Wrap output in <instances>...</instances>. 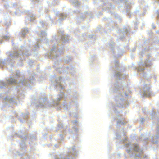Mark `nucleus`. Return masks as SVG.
Returning <instances> with one entry per match:
<instances>
[{"label":"nucleus","mask_w":159,"mask_h":159,"mask_svg":"<svg viewBox=\"0 0 159 159\" xmlns=\"http://www.w3.org/2000/svg\"><path fill=\"white\" fill-rule=\"evenodd\" d=\"M134 150L137 152H138L139 150V148L138 146L136 144H135L134 145Z\"/></svg>","instance_id":"2"},{"label":"nucleus","mask_w":159,"mask_h":159,"mask_svg":"<svg viewBox=\"0 0 159 159\" xmlns=\"http://www.w3.org/2000/svg\"><path fill=\"white\" fill-rule=\"evenodd\" d=\"M15 83V82L14 81H11V83L10 84H14Z\"/></svg>","instance_id":"3"},{"label":"nucleus","mask_w":159,"mask_h":159,"mask_svg":"<svg viewBox=\"0 0 159 159\" xmlns=\"http://www.w3.org/2000/svg\"><path fill=\"white\" fill-rule=\"evenodd\" d=\"M150 89V88H149L147 89V91H146L145 90L144 91V95H145L146 96H150L151 93L149 91ZM146 89V88L145 87H144V90H145Z\"/></svg>","instance_id":"1"}]
</instances>
